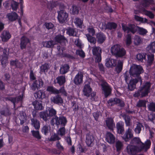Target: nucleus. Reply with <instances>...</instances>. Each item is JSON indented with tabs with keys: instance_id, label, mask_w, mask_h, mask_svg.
<instances>
[{
	"instance_id": "f257e3e1",
	"label": "nucleus",
	"mask_w": 155,
	"mask_h": 155,
	"mask_svg": "<svg viewBox=\"0 0 155 155\" xmlns=\"http://www.w3.org/2000/svg\"><path fill=\"white\" fill-rule=\"evenodd\" d=\"M143 72L142 68L140 65L133 64L131 66L129 73L131 78H135L131 79L129 82V78L127 76L126 73L124 74L125 80L128 84V88L130 91H133L136 88V85L137 83L139 81L140 84L142 83V80L140 74Z\"/></svg>"
},
{
	"instance_id": "f03ea898",
	"label": "nucleus",
	"mask_w": 155,
	"mask_h": 155,
	"mask_svg": "<svg viewBox=\"0 0 155 155\" xmlns=\"http://www.w3.org/2000/svg\"><path fill=\"white\" fill-rule=\"evenodd\" d=\"M134 140L138 144V147L130 145H128L126 149L127 152L129 154H134L142 150L146 151L150 148L151 142L149 140H147L145 143H142L139 138H135Z\"/></svg>"
},
{
	"instance_id": "7ed1b4c3",
	"label": "nucleus",
	"mask_w": 155,
	"mask_h": 155,
	"mask_svg": "<svg viewBox=\"0 0 155 155\" xmlns=\"http://www.w3.org/2000/svg\"><path fill=\"white\" fill-rule=\"evenodd\" d=\"M55 42L52 41H45L43 43V45L45 47L51 48L57 43H59L61 46H64L67 42L66 39L61 35L56 36L55 38Z\"/></svg>"
},
{
	"instance_id": "20e7f679",
	"label": "nucleus",
	"mask_w": 155,
	"mask_h": 155,
	"mask_svg": "<svg viewBox=\"0 0 155 155\" xmlns=\"http://www.w3.org/2000/svg\"><path fill=\"white\" fill-rule=\"evenodd\" d=\"M122 28L124 31L125 32L129 33L130 32L134 33L137 30L138 31L140 34L144 35L147 33V31L145 29L135 26L134 25H129L128 27L122 24Z\"/></svg>"
},
{
	"instance_id": "39448f33",
	"label": "nucleus",
	"mask_w": 155,
	"mask_h": 155,
	"mask_svg": "<svg viewBox=\"0 0 155 155\" xmlns=\"http://www.w3.org/2000/svg\"><path fill=\"white\" fill-rule=\"evenodd\" d=\"M151 86L150 82H146L144 83L143 87L140 88V89L134 94L135 97L140 96L143 97L147 95L149 92Z\"/></svg>"
},
{
	"instance_id": "423d86ee",
	"label": "nucleus",
	"mask_w": 155,
	"mask_h": 155,
	"mask_svg": "<svg viewBox=\"0 0 155 155\" xmlns=\"http://www.w3.org/2000/svg\"><path fill=\"white\" fill-rule=\"evenodd\" d=\"M111 52L112 54L119 57H123L126 54L125 49L119 45L113 46L111 48Z\"/></svg>"
},
{
	"instance_id": "0eeeda50",
	"label": "nucleus",
	"mask_w": 155,
	"mask_h": 155,
	"mask_svg": "<svg viewBox=\"0 0 155 155\" xmlns=\"http://www.w3.org/2000/svg\"><path fill=\"white\" fill-rule=\"evenodd\" d=\"M56 114V111L52 108L48 107L46 112H41L40 114V115L41 118L45 120H46L47 119L54 115H55Z\"/></svg>"
},
{
	"instance_id": "6e6552de",
	"label": "nucleus",
	"mask_w": 155,
	"mask_h": 155,
	"mask_svg": "<svg viewBox=\"0 0 155 155\" xmlns=\"http://www.w3.org/2000/svg\"><path fill=\"white\" fill-rule=\"evenodd\" d=\"M90 83L87 81L85 82V84L84 86L83 90V94L87 97H91L92 98L94 97L96 95V93L94 92H92V89L90 85Z\"/></svg>"
},
{
	"instance_id": "1a4fd4ad",
	"label": "nucleus",
	"mask_w": 155,
	"mask_h": 155,
	"mask_svg": "<svg viewBox=\"0 0 155 155\" xmlns=\"http://www.w3.org/2000/svg\"><path fill=\"white\" fill-rule=\"evenodd\" d=\"M68 14L64 10H61L58 12V19L61 23L66 22L68 21Z\"/></svg>"
},
{
	"instance_id": "9d476101",
	"label": "nucleus",
	"mask_w": 155,
	"mask_h": 155,
	"mask_svg": "<svg viewBox=\"0 0 155 155\" xmlns=\"http://www.w3.org/2000/svg\"><path fill=\"white\" fill-rule=\"evenodd\" d=\"M51 122L53 124H56L58 125H61L62 126H64L67 123V120L64 117H61L59 118L56 117L52 119Z\"/></svg>"
},
{
	"instance_id": "9b49d317",
	"label": "nucleus",
	"mask_w": 155,
	"mask_h": 155,
	"mask_svg": "<svg viewBox=\"0 0 155 155\" xmlns=\"http://www.w3.org/2000/svg\"><path fill=\"white\" fill-rule=\"evenodd\" d=\"M101 86L102 87V90L106 97H107L110 93L111 88L106 82L102 80Z\"/></svg>"
},
{
	"instance_id": "f8f14e48",
	"label": "nucleus",
	"mask_w": 155,
	"mask_h": 155,
	"mask_svg": "<svg viewBox=\"0 0 155 155\" xmlns=\"http://www.w3.org/2000/svg\"><path fill=\"white\" fill-rule=\"evenodd\" d=\"M99 27L102 29H114L117 27V25L114 23H108L107 25L100 23L99 25Z\"/></svg>"
},
{
	"instance_id": "ddd939ff",
	"label": "nucleus",
	"mask_w": 155,
	"mask_h": 155,
	"mask_svg": "<svg viewBox=\"0 0 155 155\" xmlns=\"http://www.w3.org/2000/svg\"><path fill=\"white\" fill-rule=\"evenodd\" d=\"M108 103L109 105L111 106L117 104H119V105L121 107L123 106L124 105L123 101L116 98L110 99L108 101Z\"/></svg>"
},
{
	"instance_id": "4468645a",
	"label": "nucleus",
	"mask_w": 155,
	"mask_h": 155,
	"mask_svg": "<svg viewBox=\"0 0 155 155\" xmlns=\"http://www.w3.org/2000/svg\"><path fill=\"white\" fill-rule=\"evenodd\" d=\"M105 140L109 143L114 144L115 141V136L110 132H107L105 135Z\"/></svg>"
},
{
	"instance_id": "2eb2a0df",
	"label": "nucleus",
	"mask_w": 155,
	"mask_h": 155,
	"mask_svg": "<svg viewBox=\"0 0 155 155\" xmlns=\"http://www.w3.org/2000/svg\"><path fill=\"white\" fill-rule=\"evenodd\" d=\"M43 82L41 79L37 80L32 84L31 88L32 89L35 90L36 89H39L42 87Z\"/></svg>"
},
{
	"instance_id": "dca6fc26",
	"label": "nucleus",
	"mask_w": 155,
	"mask_h": 155,
	"mask_svg": "<svg viewBox=\"0 0 155 155\" xmlns=\"http://www.w3.org/2000/svg\"><path fill=\"white\" fill-rule=\"evenodd\" d=\"M105 65L109 68L115 66L117 63V61L116 59L112 58H108L106 60Z\"/></svg>"
},
{
	"instance_id": "f3484780",
	"label": "nucleus",
	"mask_w": 155,
	"mask_h": 155,
	"mask_svg": "<svg viewBox=\"0 0 155 155\" xmlns=\"http://www.w3.org/2000/svg\"><path fill=\"white\" fill-rule=\"evenodd\" d=\"M133 136V132L131 128H129L123 136V138L125 141H127L129 139L132 138Z\"/></svg>"
},
{
	"instance_id": "a211bd4d",
	"label": "nucleus",
	"mask_w": 155,
	"mask_h": 155,
	"mask_svg": "<svg viewBox=\"0 0 155 155\" xmlns=\"http://www.w3.org/2000/svg\"><path fill=\"white\" fill-rule=\"evenodd\" d=\"M83 75L81 72H79L77 74L74 79V82L77 85L79 84L82 83Z\"/></svg>"
},
{
	"instance_id": "6ab92c4d",
	"label": "nucleus",
	"mask_w": 155,
	"mask_h": 155,
	"mask_svg": "<svg viewBox=\"0 0 155 155\" xmlns=\"http://www.w3.org/2000/svg\"><path fill=\"white\" fill-rule=\"evenodd\" d=\"M52 102L58 104H61L63 103L62 98L59 95H56L51 98Z\"/></svg>"
},
{
	"instance_id": "aec40b11",
	"label": "nucleus",
	"mask_w": 155,
	"mask_h": 155,
	"mask_svg": "<svg viewBox=\"0 0 155 155\" xmlns=\"http://www.w3.org/2000/svg\"><path fill=\"white\" fill-rule=\"evenodd\" d=\"M105 121L106 125L108 128L111 130H113L114 128L115 127V124L113 119L111 118H108Z\"/></svg>"
},
{
	"instance_id": "412c9836",
	"label": "nucleus",
	"mask_w": 155,
	"mask_h": 155,
	"mask_svg": "<svg viewBox=\"0 0 155 155\" xmlns=\"http://www.w3.org/2000/svg\"><path fill=\"white\" fill-rule=\"evenodd\" d=\"M124 123L121 121H120L117 123L116 128L118 133L121 134H123L124 130Z\"/></svg>"
},
{
	"instance_id": "4be33fe9",
	"label": "nucleus",
	"mask_w": 155,
	"mask_h": 155,
	"mask_svg": "<svg viewBox=\"0 0 155 155\" xmlns=\"http://www.w3.org/2000/svg\"><path fill=\"white\" fill-rule=\"evenodd\" d=\"M1 37L3 41H6L11 37V35L7 31H4L1 35Z\"/></svg>"
},
{
	"instance_id": "5701e85b",
	"label": "nucleus",
	"mask_w": 155,
	"mask_h": 155,
	"mask_svg": "<svg viewBox=\"0 0 155 155\" xmlns=\"http://www.w3.org/2000/svg\"><path fill=\"white\" fill-rule=\"evenodd\" d=\"M29 43V40L26 37L23 36L21 38V40L20 46L21 48H25L27 45Z\"/></svg>"
},
{
	"instance_id": "b1692460",
	"label": "nucleus",
	"mask_w": 155,
	"mask_h": 155,
	"mask_svg": "<svg viewBox=\"0 0 155 155\" xmlns=\"http://www.w3.org/2000/svg\"><path fill=\"white\" fill-rule=\"evenodd\" d=\"M94 138L93 136L90 134H87L86 136V142L88 146H91L93 144Z\"/></svg>"
},
{
	"instance_id": "393cba45",
	"label": "nucleus",
	"mask_w": 155,
	"mask_h": 155,
	"mask_svg": "<svg viewBox=\"0 0 155 155\" xmlns=\"http://www.w3.org/2000/svg\"><path fill=\"white\" fill-rule=\"evenodd\" d=\"M34 108L36 110H41L43 109V107L41 101H35L33 103Z\"/></svg>"
},
{
	"instance_id": "a878e982",
	"label": "nucleus",
	"mask_w": 155,
	"mask_h": 155,
	"mask_svg": "<svg viewBox=\"0 0 155 155\" xmlns=\"http://www.w3.org/2000/svg\"><path fill=\"white\" fill-rule=\"evenodd\" d=\"M147 66L151 65L154 63V55L153 54H148L147 55Z\"/></svg>"
},
{
	"instance_id": "bb28decb",
	"label": "nucleus",
	"mask_w": 155,
	"mask_h": 155,
	"mask_svg": "<svg viewBox=\"0 0 155 155\" xmlns=\"http://www.w3.org/2000/svg\"><path fill=\"white\" fill-rule=\"evenodd\" d=\"M96 38L99 43H102L105 40L106 37L102 33H100L97 34Z\"/></svg>"
},
{
	"instance_id": "cd10ccee",
	"label": "nucleus",
	"mask_w": 155,
	"mask_h": 155,
	"mask_svg": "<svg viewBox=\"0 0 155 155\" xmlns=\"http://www.w3.org/2000/svg\"><path fill=\"white\" fill-rule=\"evenodd\" d=\"M34 96L36 98L38 99H42L45 97V94L41 90H39L35 93Z\"/></svg>"
},
{
	"instance_id": "c85d7f7f",
	"label": "nucleus",
	"mask_w": 155,
	"mask_h": 155,
	"mask_svg": "<svg viewBox=\"0 0 155 155\" xmlns=\"http://www.w3.org/2000/svg\"><path fill=\"white\" fill-rule=\"evenodd\" d=\"M147 50L150 52L155 53V41L151 42L149 44Z\"/></svg>"
},
{
	"instance_id": "c756f323",
	"label": "nucleus",
	"mask_w": 155,
	"mask_h": 155,
	"mask_svg": "<svg viewBox=\"0 0 155 155\" xmlns=\"http://www.w3.org/2000/svg\"><path fill=\"white\" fill-rule=\"evenodd\" d=\"M7 17L9 20L12 21H14L17 19L18 15L15 12H12L9 13L7 15Z\"/></svg>"
},
{
	"instance_id": "7c9ffc66",
	"label": "nucleus",
	"mask_w": 155,
	"mask_h": 155,
	"mask_svg": "<svg viewBox=\"0 0 155 155\" xmlns=\"http://www.w3.org/2000/svg\"><path fill=\"white\" fill-rule=\"evenodd\" d=\"M18 117L20 121V124H21L24 123L27 119L25 114L23 112L20 113L18 115Z\"/></svg>"
},
{
	"instance_id": "2f4dec72",
	"label": "nucleus",
	"mask_w": 155,
	"mask_h": 155,
	"mask_svg": "<svg viewBox=\"0 0 155 155\" xmlns=\"http://www.w3.org/2000/svg\"><path fill=\"white\" fill-rule=\"evenodd\" d=\"M69 66L66 64L62 65L60 68V72L62 74H64L68 71L69 69Z\"/></svg>"
},
{
	"instance_id": "473e14b6",
	"label": "nucleus",
	"mask_w": 155,
	"mask_h": 155,
	"mask_svg": "<svg viewBox=\"0 0 155 155\" xmlns=\"http://www.w3.org/2000/svg\"><path fill=\"white\" fill-rule=\"evenodd\" d=\"M139 12H142L143 14L149 17L150 18H153L154 15L150 12L144 9H142L139 11Z\"/></svg>"
},
{
	"instance_id": "72a5a7b5",
	"label": "nucleus",
	"mask_w": 155,
	"mask_h": 155,
	"mask_svg": "<svg viewBox=\"0 0 155 155\" xmlns=\"http://www.w3.org/2000/svg\"><path fill=\"white\" fill-rule=\"evenodd\" d=\"M142 3L143 6L146 7L150 5L154 4V2L153 0H143Z\"/></svg>"
},
{
	"instance_id": "f704fd0d",
	"label": "nucleus",
	"mask_w": 155,
	"mask_h": 155,
	"mask_svg": "<svg viewBox=\"0 0 155 155\" xmlns=\"http://www.w3.org/2000/svg\"><path fill=\"white\" fill-rule=\"evenodd\" d=\"M47 91L51 93L55 94H58L59 93L58 90L51 86H48L47 88Z\"/></svg>"
},
{
	"instance_id": "c9c22d12",
	"label": "nucleus",
	"mask_w": 155,
	"mask_h": 155,
	"mask_svg": "<svg viewBox=\"0 0 155 155\" xmlns=\"http://www.w3.org/2000/svg\"><path fill=\"white\" fill-rule=\"evenodd\" d=\"M31 124L36 129H38L40 127L39 122L36 119H31Z\"/></svg>"
},
{
	"instance_id": "e433bc0d",
	"label": "nucleus",
	"mask_w": 155,
	"mask_h": 155,
	"mask_svg": "<svg viewBox=\"0 0 155 155\" xmlns=\"http://www.w3.org/2000/svg\"><path fill=\"white\" fill-rule=\"evenodd\" d=\"M56 80L57 81V83H58L60 85H61L63 84L65 81V78L64 76H61L57 78Z\"/></svg>"
},
{
	"instance_id": "4c0bfd02",
	"label": "nucleus",
	"mask_w": 155,
	"mask_h": 155,
	"mask_svg": "<svg viewBox=\"0 0 155 155\" xmlns=\"http://www.w3.org/2000/svg\"><path fill=\"white\" fill-rule=\"evenodd\" d=\"M57 48L59 51L58 54L59 55L62 57H65L66 56V54H65L64 53V50L65 48L64 47H61V46L60 45L58 46Z\"/></svg>"
},
{
	"instance_id": "58836bf2",
	"label": "nucleus",
	"mask_w": 155,
	"mask_h": 155,
	"mask_svg": "<svg viewBox=\"0 0 155 155\" xmlns=\"http://www.w3.org/2000/svg\"><path fill=\"white\" fill-rule=\"evenodd\" d=\"M50 127L49 126L45 125L44 126L41 130L42 132L44 134L47 135L50 131Z\"/></svg>"
},
{
	"instance_id": "ea45409f",
	"label": "nucleus",
	"mask_w": 155,
	"mask_h": 155,
	"mask_svg": "<svg viewBox=\"0 0 155 155\" xmlns=\"http://www.w3.org/2000/svg\"><path fill=\"white\" fill-rule=\"evenodd\" d=\"M66 33L70 36H74L76 35V30L75 29L68 28L67 29Z\"/></svg>"
},
{
	"instance_id": "a19ab883",
	"label": "nucleus",
	"mask_w": 155,
	"mask_h": 155,
	"mask_svg": "<svg viewBox=\"0 0 155 155\" xmlns=\"http://www.w3.org/2000/svg\"><path fill=\"white\" fill-rule=\"evenodd\" d=\"M123 63L120 61H118L117 65L116 68V70L117 72L119 73L120 72L122 69Z\"/></svg>"
},
{
	"instance_id": "79ce46f5",
	"label": "nucleus",
	"mask_w": 155,
	"mask_h": 155,
	"mask_svg": "<svg viewBox=\"0 0 155 155\" xmlns=\"http://www.w3.org/2000/svg\"><path fill=\"white\" fill-rule=\"evenodd\" d=\"M92 51L93 54L95 55L101 54V50L100 47H95L93 48Z\"/></svg>"
},
{
	"instance_id": "37998d69",
	"label": "nucleus",
	"mask_w": 155,
	"mask_h": 155,
	"mask_svg": "<svg viewBox=\"0 0 155 155\" xmlns=\"http://www.w3.org/2000/svg\"><path fill=\"white\" fill-rule=\"evenodd\" d=\"M49 68V65L48 64H45L42 65L40 67L41 73L47 72Z\"/></svg>"
},
{
	"instance_id": "c03bdc74",
	"label": "nucleus",
	"mask_w": 155,
	"mask_h": 155,
	"mask_svg": "<svg viewBox=\"0 0 155 155\" xmlns=\"http://www.w3.org/2000/svg\"><path fill=\"white\" fill-rule=\"evenodd\" d=\"M142 42V39L138 36H135L134 38V42L136 45H138Z\"/></svg>"
},
{
	"instance_id": "a18cd8bd",
	"label": "nucleus",
	"mask_w": 155,
	"mask_h": 155,
	"mask_svg": "<svg viewBox=\"0 0 155 155\" xmlns=\"http://www.w3.org/2000/svg\"><path fill=\"white\" fill-rule=\"evenodd\" d=\"M74 22L75 25L79 28H81L83 24V21L78 18H76Z\"/></svg>"
},
{
	"instance_id": "49530a36",
	"label": "nucleus",
	"mask_w": 155,
	"mask_h": 155,
	"mask_svg": "<svg viewBox=\"0 0 155 155\" xmlns=\"http://www.w3.org/2000/svg\"><path fill=\"white\" fill-rule=\"evenodd\" d=\"M136 58L138 60L142 61L143 59H146L145 54L143 53L139 54L136 55Z\"/></svg>"
},
{
	"instance_id": "de8ad7c7",
	"label": "nucleus",
	"mask_w": 155,
	"mask_h": 155,
	"mask_svg": "<svg viewBox=\"0 0 155 155\" xmlns=\"http://www.w3.org/2000/svg\"><path fill=\"white\" fill-rule=\"evenodd\" d=\"M61 138L57 134L54 133L52 134L51 135L50 139V140L51 141H54L60 140Z\"/></svg>"
},
{
	"instance_id": "09e8293b",
	"label": "nucleus",
	"mask_w": 155,
	"mask_h": 155,
	"mask_svg": "<svg viewBox=\"0 0 155 155\" xmlns=\"http://www.w3.org/2000/svg\"><path fill=\"white\" fill-rule=\"evenodd\" d=\"M86 36L88 41L91 43L95 44L96 43L95 39L92 36L90 35L89 34H86Z\"/></svg>"
},
{
	"instance_id": "8fccbe9b",
	"label": "nucleus",
	"mask_w": 155,
	"mask_h": 155,
	"mask_svg": "<svg viewBox=\"0 0 155 155\" xmlns=\"http://www.w3.org/2000/svg\"><path fill=\"white\" fill-rule=\"evenodd\" d=\"M123 147L122 143L119 141H117L116 143V147L117 151H120L122 149Z\"/></svg>"
},
{
	"instance_id": "3c124183",
	"label": "nucleus",
	"mask_w": 155,
	"mask_h": 155,
	"mask_svg": "<svg viewBox=\"0 0 155 155\" xmlns=\"http://www.w3.org/2000/svg\"><path fill=\"white\" fill-rule=\"evenodd\" d=\"M23 96V94L22 93L21 95H20L17 99L16 98H12L11 99V101L13 103L14 106H15V104L17 102H18L19 101H21L22 99Z\"/></svg>"
},
{
	"instance_id": "603ef678",
	"label": "nucleus",
	"mask_w": 155,
	"mask_h": 155,
	"mask_svg": "<svg viewBox=\"0 0 155 155\" xmlns=\"http://www.w3.org/2000/svg\"><path fill=\"white\" fill-rule=\"evenodd\" d=\"M142 126L140 124L138 123L137 124L136 127L134 130L135 132L136 133L139 134L140 133L141 130V128Z\"/></svg>"
},
{
	"instance_id": "864d4df0",
	"label": "nucleus",
	"mask_w": 155,
	"mask_h": 155,
	"mask_svg": "<svg viewBox=\"0 0 155 155\" xmlns=\"http://www.w3.org/2000/svg\"><path fill=\"white\" fill-rule=\"evenodd\" d=\"M18 3L16 2L13 1L12 2L11 4V7L12 10H16L18 7Z\"/></svg>"
},
{
	"instance_id": "5fc2aeb1",
	"label": "nucleus",
	"mask_w": 155,
	"mask_h": 155,
	"mask_svg": "<svg viewBox=\"0 0 155 155\" xmlns=\"http://www.w3.org/2000/svg\"><path fill=\"white\" fill-rule=\"evenodd\" d=\"M123 117L125 120L126 126H129L130 125V117L125 115L123 116Z\"/></svg>"
},
{
	"instance_id": "6e6d98bb",
	"label": "nucleus",
	"mask_w": 155,
	"mask_h": 155,
	"mask_svg": "<svg viewBox=\"0 0 155 155\" xmlns=\"http://www.w3.org/2000/svg\"><path fill=\"white\" fill-rule=\"evenodd\" d=\"M57 133L61 136L64 135L65 133V130L64 127L61 128L57 132Z\"/></svg>"
},
{
	"instance_id": "4d7b16f0",
	"label": "nucleus",
	"mask_w": 155,
	"mask_h": 155,
	"mask_svg": "<svg viewBox=\"0 0 155 155\" xmlns=\"http://www.w3.org/2000/svg\"><path fill=\"white\" fill-rule=\"evenodd\" d=\"M44 25L46 28L48 29H53L54 27V25L51 23H45Z\"/></svg>"
},
{
	"instance_id": "13d9d810",
	"label": "nucleus",
	"mask_w": 155,
	"mask_h": 155,
	"mask_svg": "<svg viewBox=\"0 0 155 155\" xmlns=\"http://www.w3.org/2000/svg\"><path fill=\"white\" fill-rule=\"evenodd\" d=\"M135 19L137 21L143 22H146L147 21V19L146 18H143L136 15L135 16Z\"/></svg>"
},
{
	"instance_id": "bf43d9fd",
	"label": "nucleus",
	"mask_w": 155,
	"mask_h": 155,
	"mask_svg": "<svg viewBox=\"0 0 155 155\" xmlns=\"http://www.w3.org/2000/svg\"><path fill=\"white\" fill-rule=\"evenodd\" d=\"M76 53L77 54L82 58H84L85 56V54L84 52L81 50H77Z\"/></svg>"
},
{
	"instance_id": "052dcab7",
	"label": "nucleus",
	"mask_w": 155,
	"mask_h": 155,
	"mask_svg": "<svg viewBox=\"0 0 155 155\" xmlns=\"http://www.w3.org/2000/svg\"><path fill=\"white\" fill-rule=\"evenodd\" d=\"M137 106L139 107H146V102L144 101L140 100L137 103Z\"/></svg>"
},
{
	"instance_id": "680f3d73",
	"label": "nucleus",
	"mask_w": 155,
	"mask_h": 155,
	"mask_svg": "<svg viewBox=\"0 0 155 155\" xmlns=\"http://www.w3.org/2000/svg\"><path fill=\"white\" fill-rule=\"evenodd\" d=\"M126 42L127 45L129 46L131 43V36L130 35H128L127 37Z\"/></svg>"
},
{
	"instance_id": "e2e57ef3",
	"label": "nucleus",
	"mask_w": 155,
	"mask_h": 155,
	"mask_svg": "<svg viewBox=\"0 0 155 155\" xmlns=\"http://www.w3.org/2000/svg\"><path fill=\"white\" fill-rule=\"evenodd\" d=\"M71 11L73 14H77L78 12V8L76 6L73 5L71 8Z\"/></svg>"
},
{
	"instance_id": "0e129e2a",
	"label": "nucleus",
	"mask_w": 155,
	"mask_h": 155,
	"mask_svg": "<svg viewBox=\"0 0 155 155\" xmlns=\"http://www.w3.org/2000/svg\"><path fill=\"white\" fill-rule=\"evenodd\" d=\"M149 110L151 111H155V104L153 103H151L148 106Z\"/></svg>"
},
{
	"instance_id": "69168bd1",
	"label": "nucleus",
	"mask_w": 155,
	"mask_h": 155,
	"mask_svg": "<svg viewBox=\"0 0 155 155\" xmlns=\"http://www.w3.org/2000/svg\"><path fill=\"white\" fill-rule=\"evenodd\" d=\"M32 134L34 136L36 137L38 139H39L41 138L40 136L39 135V131H32Z\"/></svg>"
},
{
	"instance_id": "338daca9",
	"label": "nucleus",
	"mask_w": 155,
	"mask_h": 155,
	"mask_svg": "<svg viewBox=\"0 0 155 155\" xmlns=\"http://www.w3.org/2000/svg\"><path fill=\"white\" fill-rule=\"evenodd\" d=\"M7 62V56L5 55L4 57H2L1 59L2 64V65L4 66Z\"/></svg>"
},
{
	"instance_id": "774afa93",
	"label": "nucleus",
	"mask_w": 155,
	"mask_h": 155,
	"mask_svg": "<svg viewBox=\"0 0 155 155\" xmlns=\"http://www.w3.org/2000/svg\"><path fill=\"white\" fill-rule=\"evenodd\" d=\"M148 120L152 121L153 123L155 124V115L153 116V115L151 114L148 116Z\"/></svg>"
}]
</instances>
